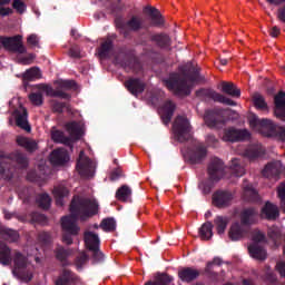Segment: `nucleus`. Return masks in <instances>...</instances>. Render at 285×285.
Returning <instances> with one entry per match:
<instances>
[{"label":"nucleus","instance_id":"f257e3e1","mask_svg":"<svg viewBox=\"0 0 285 285\" xmlns=\"http://www.w3.org/2000/svg\"><path fill=\"white\" fill-rule=\"evenodd\" d=\"M70 216H66L61 220L63 244H72V236L79 234V226L77 220L87 222L90 217H95L99 213V203L94 198H82L75 196L70 205Z\"/></svg>","mask_w":285,"mask_h":285},{"label":"nucleus","instance_id":"f03ea898","mask_svg":"<svg viewBox=\"0 0 285 285\" xmlns=\"http://www.w3.org/2000/svg\"><path fill=\"white\" fill-rule=\"evenodd\" d=\"M187 72L191 76H180L174 73L168 80L165 81L166 87L175 95H190V88L195 83H199L202 78L199 77V69L193 63L187 65Z\"/></svg>","mask_w":285,"mask_h":285},{"label":"nucleus","instance_id":"7ed1b4c3","mask_svg":"<svg viewBox=\"0 0 285 285\" xmlns=\"http://www.w3.org/2000/svg\"><path fill=\"white\" fill-rule=\"evenodd\" d=\"M249 126L264 137H278V139L285 141V128L276 126L269 119L259 120L257 116L252 115L249 116Z\"/></svg>","mask_w":285,"mask_h":285},{"label":"nucleus","instance_id":"20e7f679","mask_svg":"<svg viewBox=\"0 0 285 285\" xmlns=\"http://www.w3.org/2000/svg\"><path fill=\"white\" fill-rule=\"evenodd\" d=\"M257 212L255 209H245L240 215V223H234L229 229V237L233 242L242 239L248 232V226L255 224Z\"/></svg>","mask_w":285,"mask_h":285},{"label":"nucleus","instance_id":"39448f33","mask_svg":"<svg viewBox=\"0 0 285 285\" xmlns=\"http://www.w3.org/2000/svg\"><path fill=\"white\" fill-rule=\"evenodd\" d=\"M66 130L69 132L70 138L66 137L62 131L53 130L51 138L57 144H70V139H79L82 135L81 122L71 121L66 125Z\"/></svg>","mask_w":285,"mask_h":285},{"label":"nucleus","instance_id":"423d86ee","mask_svg":"<svg viewBox=\"0 0 285 285\" xmlns=\"http://www.w3.org/2000/svg\"><path fill=\"white\" fill-rule=\"evenodd\" d=\"M95 168H97V164L88 158L83 151H80L76 166V170L79 173L80 177H95Z\"/></svg>","mask_w":285,"mask_h":285},{"label":"nucleus","instance_id":"0eeeda50","mask_svg":"<svg viewBox=\"0 0 285 285\" xmlns=\"http://www.w3.org/2000/svg\"><path fill=\"white\" fill-rule=\"evenodd\" d=\"M1 48L6 50H10L11 52H18L19 55H23L26 52V46H23V37L14 36V37H0Z\"/></svg>","mask_w":285,"mask_h":285},{"label":"nucleus","instance_id":"6e6552de","mask_svg":"<svg viewBox=\"0 0 285 285\" xmlns=\"http://www.w3.org/2000/svg\"><path fill=\"white\" fill-rule=\"evenodd\" d=\"M173 128L178 141H186L190 137V122H188V118L178 116Z\"/></svg>","mask_w":285,"mask_h":285},{"label":"nucleus","instance_id":"1a4fd4ad","mask_svg":"<svg viewBox=\"0 0 285 285\" xmlns=\"http://www.w3.org/2000/svg\"><path fill=\"white\" fill-rule=\"evenodd\" d=\"M86 247L92 250L96 262L104 259V254L99 250V236L92 232L85 233Z\"/></svg>","mask_w":285,"mask_h":285},{"label":"nucleus","instance_id":"9d476101","mask_svg":"<svg viewBox=\"0 0 285 285\" xmlns=\"http://www.w3.org/2000/svg\"><path fill=\"white\" fill-rule=\"evenodd\" d=\"M245 139H250V134L246 129L228 128L225 129L223 135V141H245Z\"/></svg>","mask_w":285,"mask_h":285},{"label":"nucleus","instance_id":"9b49d317","mask_svg":"<svg viewBox=\"0 0 285 285\" xmlns=\"http://www.w3.org/2000/svg\"><path fill=\"white\" fill-rule=\"evenodd\" d=\"M13 271L20 275L31 271L30 262L19 252H13Z\"/></svg>","mask_w":285,"mask_h":285},{"label":"nucleus","instance_id":"f8f14e48","mask_svg":"<svg viewBox=\"0 0 285 285\" xmlns=\"http://www.w3.org/2000/svg\"><path fill=\"white\" fill-rule=\"evenodd\" d=\"M274 104H275V110L274 115L277 117V119H281V121H285V94L278 92L274 97Z\"/></svg>","mask_w":285,"mask_h":285},{"label":"nucleus","instance_id":"ddd939ff","mask_svg":"<svg viewBox=\"0 0 285 285\" xmlns=\"http://www.w3.org/2000/svg\"><path fill=\"white\" fill-rule=\"evenodd\" d=\"M50 161L52 166H63L67 161H70V156L66 149H55L50 155Z\"/></svg>","mask_w":285,"mask_h":285},{"label":"nucleus","instance_id":"4468645a","mask_svg":"<svg viewBox=\"0 0 285 285\" xmlns=\"http://www.w3.org/2000/svg\"><path fill=\"white\" fill-rule=\"evenodd\" d=\"M16 124L22 130L30 132V125L28 124V110L26 108L20 107L14 111Z\"/></svg>","mask_w":285,"mask_h":285},{"label":"nucleus","instance_id":"2eb2a0df","mask_svg":"<svg viewBox=\"0 0 285 285\" xmlns=\"http://www.w3.org/2000/svg\"><path fill=\"white\" fill-rule=\"evenodd\" d=\"M233 202V194L228 191H217L213 196V204L218 208H225Z\"/></svg>","mask_w":285,"mask_h":285},{"label":"nucleus","instance_id":"dca6fc26","mask_svg":"<svg viewBox=\"0 0 285 285\" xmlns=\"http://www.w3.org/2000/svg\"><path fill=\"white\" fill-rule=\"evenodd\" d=\"M208 174L214 181L224 176V164L222 160H219V158L212 160L208 167Z\"/></svg>","mask_w":285,"mask_h":285},{"label":"nucleus","instance_id":"f3484780","mask_svg":"<svg viewBox=\"0 0 285 285\" xmlns=\"http://www.w3.org/2000/svg\"><path fill=\"white\" fill-rule=\"evenodd\" d=\"M261 217L263 219L269 220L277 219V217H279V209L277 208V206L267 202L265 206L262 208Z\"/></svg>","mask_w":285,"mask_h":285},{"label":"nucleus","instance_id":"a211bd4d","mask_svg":"<svg viewBox=\"0 0 285 285\" xmlns=\"http://www.w3.org/2000/svg\"><path fill=\"white\" fill-rule=\"evenodd\" d=\"M125 87L131 92V95H141L146 88V83L139 79H129L125 82Z\"/></svg>","mask_w":285,"mask_h":285},{"label":"nucleus","instance_id":"6ab92c4d","mask_svg":"<svg viewBox=\"0 0 285 285\" xmlns=\"http://www.w3.org/2000/svg\"><path fill=\"white\" fill-rule=\"evenodd\" d=\"M178 277L181 282L190 283L199 277V271L187 267L178 272Z\"/></svg>","mask_w":285,"mask_h":285},{"label":"nucleus","instance_id":"aec40b11","mask_svg":"<svg viewBox=\"0 0 285 285\" xmlns=\"http://www.w3.org/2000/svg\"><path fill=\"white\" fill-rule=\"evenodd\" d=\"M207 151L206 148L202 145L198 144L189 154V159L193 164H199L204 157H206Z\"/></svg>","mask_w":285,"mask_h":285},{"label":"nucleus","instance_id":"412c9836","mask_svg":"<svg viewBox=\"0 0 285 285\" xmlns=\"http://www.w3.org/2000/svg\"><path fill=\"white\" fill-rule=\"evenodd\" d=\"M219 86H220L222 92H225V95H229V97L239 98L242 96V91L233 82L224 81Z\"/></svg>","mask_w":285,"mask_h":285},{"label":"nucleus","instance_id":"4be33fe9","mask_svg":"<svg viewBox=\"0 0 285 285\" xmlns=\"http://www.w3.org/2000/svg\"><path fill=\"white\" fill-rule=\"evenodd\" d=\"M282 173V163L275 161L272 164H267L263 169L264 177H273L275 175H279Z\"/></svg>","mask_w":285,"mask_h":285},{"label":"nucleus","instance_id":"5701e85b","mask_svg":"<svg viewBox=\"0 0 285 285\" xmlns=\"http://www.w3.org/2000/svg\"><path fill=\"white\" fill-rule=\"evenodd\" d=\"M17 144H18V146L26 148L28 150V153H35V150H37V148H39V145L35 140H32L30 138H26L23 136H19L17 138Z\"/></svg>","mask_w":285,"mask_h":285},{"label":"nucleus","instance_id":"b1692460","mask_svg":"<svg viewBox=\"0 0 285 285\" xmlns=\"http://www.w3.org/2000/svg\"><path fill=\"white\" fill-rule=\"evenodd\" d=\"M0 264H3V266L12 264L10 248L4 243H0Z\"/></svg>","mask_w":285,"mask_h":285},{"label":"nucleus","instance_id":"393cba45","mask_svg":"<svg viewBox=\"0 0 285 285\" xmlns=\"http://www.w3.org/2000/svg\"><path fill=\"white\" fill-rule=\"evenodd\" d=\"M75 284H77V276L70 271H65L56 282V285H75Z\"/></svg>","mask_w":285,"mask_h":285},{"label":"nucleus","instance_id":"a878e982","mask_svg":"<svg viewBox=\"0 0 285 285\" xmlns=\"http://www.w3.org/2000/svg\"><path fill=\"white\" fill-rule=\"evenodd\" d=\"M69 193L70 190H68L63 185H59L53 188V196L56 198L57 206L63 205V198L68 197Z\"/></svg>","mask_w":285,"mask_h":285},{"label":"nucleus","instance_id":"bb28decb","mask_svg":"<svg viewBox=\"0 0 285 285\" xmlns=\"http://www.w3.org/2000/svg\"><path fill=\"white\" fill-rule=\"evenodd\" d=\"M249 255L254 259L264 261L266 259V249L257 244H253L248 247Z\"/></svg>","mask_w":285,"mask_h":285},{"label":"nucleus","instance_id":"cd10ccee","mask_svg":"<svg viewBox=\"0 0 285 285\" xmlns=\"http://www.w3.org/2000/svg\"><path fill=\"white\" fill-rule=\"evenodd\" d=\"M173 112H175V104L173 101H167L160 108L161 118L164 119L165 124H168L173 118Z\"/></svg>","mask_w":285,"mask_h":285},{"label":"nucleus","instance_id":"c85d7f7f","mask_svg":"<svg viewBox=\"0 0 285 285\" xmlns=\"http://www.w3.org/2000/svg\"><path fill=\"white\" fill-rule=\"evenodd\" d=\"M132 190L130 187L124 185L116 191V199L118 202H131Z\"/></svg>","mask_w":285,"mask_h":285},{"label":"nucleus","instance_id":"c756f323","mask_svg":"<svg viewBox=\"0 0 285 285\" xmlns=\"http://www.w3.org/2000/svg\"><path fill=\"white\" fill-rule=\"evenodd\" d=\"M0 239H6V242H17V239H19V233L0 226Z\"/></svg>","mask_w":285,"mask_h":285},{"label":"nucleus","instance_id":"7c9ffc66","mask_svg":"<svg viewBox=\"0 0 285 285\" xmlns=\"http://www.w3.org/2000/svg\"><path fill=\"white\" fill-rule=\"evenodd\" d=\"M22 79L23 81H35L37 79H41V70L38 67H32L22 75Z\"/></svg>","mask_w":285,"mask_h":285},{"label":"nucleus","instance_id":"2f4dec72","mask_svg":"<svg viewBox=\"0 0 285 285\" xmlns=\"http://www.w3.org/2000/svg\"><path fill=\"white\" fill-rule=\"evenodd\" d=\"M244 155L245 157H248V159H257V157L264 155V148L261 145H254L249 147Z\"/></svg>","mask_w":285,"mask_h":285},{"label":"nucleus","instance_id":"473e14b6","mask_svg":"<svg viewBox=\"0 0 285 285\" xmlns=\"http://www.w3.org/2000/svg\"><path fill=\"white\" fill-rule=\"evenodd\" d=\"M208 96L214 99V101H218L219 104H225L226 106H236L235 101H233L230 98L216 91H208Z\"/></svg>","mask_w":285,"mask_h":285},{"label":"nucleus","instance_id":"72a5a7b5","mask_svg":"<svg viewBox=\"0 0 285 285\" xmlns=\"http://www.w3.org/2000/svg\"><path fill=\"white\" fill-rule=\"evenodd\" d=\"M243 195L244 199L247 202H255V199H257V190H255V188H253V186L248 185L247 183L243 185Z\"/></svg>","mask_w":285,"mask_h":285},{"label":"nucleus","instance_id":"f704fd0d","mask_svg":"<svg viewBox=\"0 0 285 285\" xmlns=\"http://www.w3.org/2000/svg\"><path fill=\"white\" fill-rule=\"evenodd\" d=\"M219 116L214 111H206L204 116V121L209 128H217L219 126V120H217Z\"/></svg>","mask_w":285,"mask_h":285},{"label":"nucleus","instance_id":"c9c22d12","mask_svg":"<svg viewBox=\"0 0 285 285\" xmlns=\"http://www.w3.org/2000/svg\"><path fill=\"white\" fill-rule=\"evenodd\" d=\"M200 237L204 240H208L210 239V237H213V223H205L202 227H200Z\"/></svg>","mask_w":285,"mask_h":285},{"label":"nucleus","instance_id":"e433bc0d","mask_svg":"<svg viewBox=\"0 0 285 285\" xmlns=\"http://www.w3.org/2000/svg\"><path fill=\"white\" fill-rule=\"evenodd\" d=\"M253 102H254V106L258 110H268V105L266 104V100L264 99V96H262L259 94H254Z\"/></svg>","mask_w":285,"mask_h":285},{"label":"nucleus","instance_id":"4c0bfd02","mask_svg":"<svg viewBox=\"0 0 285 285\" xmlns=\"http://www.w3.org/2000/svg\"><path fill=\"white\" fill-rule=\"evenodd\" d=\"M147 12H149L154 26H161L164 23V19L157 9L148 7Z\"/></svg>","mask_w":285,"mask_h":285},{"label":"nucleus","instance_id":"58836bf2","mask_svg":"<svg viewBox=\"0 0 285 285\" xmlns=\"http://www.w3.org/2000/svg\"><path fill=\"white\" fill-rule=\"evenodd\" d=\"M111 48L112 41L110 39L105 40L98 49L99 57H101V59H104V57H108V52H110Z\"/></svg>","mask_w":285,"mask_h":285},{"label":"nucleus","instance_id":"ea45409f","mask_svg":"<svg viewBox=\"0 0 285 285\" xmlns=\"http://www.w3.org/2000/svg\"><path fill=\"white\" fill-rule=\"evenodd\" d=\"M230 169L236 177H243V175L246 173V169H244V166H242L237 159L232 160Z\"/></svg>","mask_w":285,"mask_h":285},{"label":"nucleus","instance_id":"a19ab883","mask_svg":"<svg viewBox=\"0 0 285 285\" xmlns=\"http://www.w3.org/2000/svg\"><path fill=\"white\" fill-rule=\"evenodd\" d=\"M215 224H216V230H217L218 235H223V233H225V230H226V226H228V218L218 216L215 219Z\"/></svg>","mask_w":285,"mask_h":285},{"label":"nucleus","instance_id":"79ce46f5","mask_svg":"<svg viewBox=\"0 0 285 285\" xmlns=\"http://www.w3.org/2000/svg\"><path fill=\"white\" fill-rule=\"evenodd\" d=\"M42 90L43 92H46V95H48V97H61L62 99H68V95L61 91H55V89H52V87L50 86H42Z\"/></svg>","mask_w":285,"mask_h":285},{"label":"nucleus","instance_id":"37998d69","mask_svg":"<svg viewBox=\"0 0 285 285\" xmlns=\"http://www.w3.org/2000/svg\"><path fill=\"white\" fill-rule=\"evenodd\" d=\"M153 40L158 43L161 48H166L167 46H170V38L166 35H156L153 37Z\"/></svg>","mask_w":285,"mask_h":285},{"label":"nucleus","instance_id":"c03bdc74","mask_svg":"<svg viewBox=\"0 0 285 285\" xmlns=\"http://www.w3.org/2000/svg\"><path fill=\"white\" fill-rule=\"evenodd\" d=\"M38 202V206H40V208H45L48 209L50 208V196L48 194H40L37 198Z\"/></svg>","mask_w":285,"mask_h":285},{"label":"nucleus","instance_id":"a18cd8bd","mask_svg":"<svg viewBox=\"0 0 285 285\" xmlns=\"http://www.w3.org/2000/svg\"><path fill=\"white\" fill-rule=\"evenodd\" d=\"M116 226H117V223H115V219L112 218H106L100 224V227L102 228V230H106L107 233L115 230Z\"/></svg>","mask_w":285,"mask_h":285},{"label":"nucleus","instance_id":"49530a36","mask_svg":"<svg viewBox=\"0 0 285 285\" xmlns=\"http://www.w3.org/2000/svg\"><path fill=\"white\" fill-rule=\"evenodd\" d=\"M29 100L33 106H41V104H43V95H41V92H33L29 95Z\"/></svg>","mask_w":285,"mask_h":285},{"label":"nucleus","instance_id":"de8ad7c7","mask_svg":"<svg viewBox=\"0 0 285 285\" xmlns=\"http://www.w3.org/2000/svg\"><path fill=\"white\" fill-rule=\"evenodd\" d=\"M12 8L19 12V14H23L26 12V2L22 0H13Z\"/></svg>","mask_w":285,"mask_h":285},{"label":"nucleus","instance_id":"09e8293b","mask_svg":"<svg viewBox=\"0 0 285 285\" xmlns=\"http://www.w3.org/2000/svg\"><path fill=\"white\" fill-rule=\"evenodd\" d=\"M28 46H31L32 48H39V37L35 33H31L27 38Z\"/></svg>","mask_w":285,"mask_h":285},{"label":"nucleus","instance_id":"8fccbe9b","mask_svg":"<svg viewBox=\"0 0 285 285\" xmlns=\"http://www.w3.org/2000/svg\"><path fill=\"white\" fill-rule=\"evenodd\" d=\"M278 197L281 199L282 208L285 213V183L281 184L278 187Z\"/></svg>","mask_w":285,"mask_h":285},{"label":"nucleus","instance_id":"3c124183","mask_svg":"<svg viewBox=\"0 0 285 285\" xmlns=\"http://www.w3.org/2000/svg\"><path fill=\"white\" fill-rule=\"evenodd\" d=\"M56 257L59 262H63L68 257V252L63 247L56 248Z\"/></svg>","mask_w":285,"mask_h":285},{"label":"nucleus","instance_id":"603ef678","mask_svg":"<svg viewBox=\"0 0 285 285\" xmlns=\"http://www.w3.org/2000/svg\"><path fill=\"white\" fill-rule=\"evenodd\" d=\"M252 239L254 244H259V242H264V239H266V236H264L259 230H254Z\"/></svg>","mask_w":285,"mask_h":285},{"label":"nucleus","instance_id":"864d4df0","mask_svg":"<svg viewBox=\"0 0 285 285\" xmlns=\"http://www.w3.org/2000/svg\"><path fill=\"white\" fill-rule=\"evenodd\" d=\"M128 27L131 30H139V28H141V21L139 20V18H132L129 22H128Z\"/></svg>","mask_w":285,"mask_h":285},{"label":"nucleus","instance_id":"5fc2aeb1","mask_svg":"<svg viewBox=\"0 0 285 285\" xmlns=\"http://www.w3.org/2000/svg\"><path fill=\"white\" fill-rule=\"evenodd\" d=\"M19 61L22 63V66H30V63L35 61V55L30 53L23 58H20Z\"/></svg>","mask_w":285,"mask_h":285},{"label":"nucleus","instance_id":"6e6d98bb","mask_svg":"<svg viewBox=\"0 0 285 285\" xmlns=\"http://www.w3.org/2000/svg\"><path fill=\"white\" fill-rule=\"evenodd\" d=\"M87 262H88V255H86V253H82L80 255V258L77 259L76 266L78 268H81V266H83V264H86Z\"/></svg>","mask_w":285,"mask_h":285},{"label":"nucleus","instance_id":"4d7b16f0","mask_svg":"<svg viewBox=\"0 0 285 285\" xmlns=\"http://www.w3.org/2000/svg\"><path fill=\"white\" fill-rule=\"evenodd\" d=\"M9 14H12L11 8L0 7V17H8Z\"/></svg>","mask_w":285,"mask_h":285},{"label":"nucleus","instance_id":"13d9d810","mask_svg":"<svg viewBox=\"0 0 285 285\" xmlns=\"http://www.w3.org/2000/svg\"><path fill=\"white\" fill-rule=\"evenodd\" d=\"M3 164H10V158H2L0 161V174L4 175L6 174V166H3Z\"/></svg>","mask_w":285,"mask_h":285},{"label":"nucleus","instance_id":"bf43d9fd","mask_svg":"<svg viewBox=\"0 0 285 285\" xmlns=\"http://www.w3.org/2000/svg\"><path fill=\"white\" fill-rule=\"evenodd\" d=\"M70 57H73L75 59L81 57V52L77 48H71L69 50Z\"/></svg>","mask_w":285,"mask_h":285},{"label":"nucleus","instance_id":"052dcab7","mask_svg":"<svg viewBox=\"0 0 285 285\" xmlns=\"http://www.w3.org/2000/svg\"><path fill=\"white\" fill-rule=\"evenodd\" d=\"M40 242H45V244H48L50 242V234L48 233H42L39 236Z\"/></svg>","mask_w":285,"mask_h":285},{"label":"nucleus","instance_id":"680f3d73","mask_svg":"<svg viewBox=\"0 0 285 285\" xmlns=\"http://www.w3.org/2000/svg\"><path fill=\"white\" fill-rule=\"evenodd\" d=\"M278 19L285 23V7L278 10Z\"/></svg>","mask_w":285,"mask_h":285},{"label":"nucleus","instance_id":"e2e57ef3","mask_svg":"<svg viewBox=\"0 0 285 285\" xmlns=\"http://www.w3.org/2000/svg\"><path fill=\"white\" fill-rule=\"evenodd\" d=\"M269 35L271 37H279V28L273 27Z\"/></svg>","mask_w":285,"mask_h":285},{"label":"nucleus","instance_id":"0e129e2a","mask_svg":"<svg viewBox=\"0 0 285 285\" xmlns=\"http://www.w3.org/2000/svg\"><path fill=\"white\" fill-rule=\"evenodd\" d=\"M118 177H121V169H117L116 171L111 173V179L115 180Z\"/></svg>","mask_w":285,"mask_h":285},{"label":"nucleus","instance_id":"69168bd1","mask_svg":"<svg viewBox=\"0 0 285 285\" xmlns=\"http://www.w3.org/2000/svg\"><path fill=\"white\" fill-rule=\"evenodd\" d=\"M267 3H271V6H281V3H284L285 0H266Z\"/></svg>","mask_w":285,"mask_h":285},{"label":"nucleus","instance_id":"338daca9","mask_svg":"<svg viewBox=\"0 0 285 285\" xmlns=\"http://www.w3.org/2000/svg\"><path fill=\"white\" fill-rule=\"evenodd\" d=\"M216 141H217V139H215V136L207 137V144H209V146H215Z\"/></svg>","mask_w":285,"mask_h":285},{"label":"nucleus","instance_id":"774afa93","mask_svg":"<svg viewBox=\"0 0 285 285\" xmlns=\"http://www.w3.org/2000/svg\"><path fill=\"white\" fill-rule=\"evenodd\" d=\"M63 86H65V88H73L75 81L67 80V81L63 82Z\"/></svg>","mask_w":285,"mask_h":285}]
</instances>
